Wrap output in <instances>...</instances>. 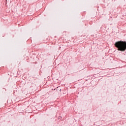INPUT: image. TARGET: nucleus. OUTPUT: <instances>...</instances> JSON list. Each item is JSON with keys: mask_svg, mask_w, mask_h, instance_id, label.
Here are the masks:
<instances>
[{"mask_svg": "<svg viewBox=\"0 0 126 126\" xmlns=\"http://www.w3.org/2000/svg\"><path fill=\"white\" fill-rule=\"evenodd\" d=\"M115 47L118 48V51L124 52L126 49V41H118L115 44Z\"/></svg>", "mask_w": 126, "mask_h": 126, "instance_id": "1", "label": "nucleus"}]
</instances>
